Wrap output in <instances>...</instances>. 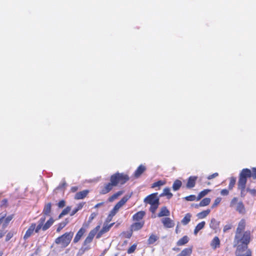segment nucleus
<instances>
[{
    "mask_svg": "<svg viewBox=\"0 0 256 256\" xmlns=\"http://www.w3.org/2000/svg\"><path fill=\"white\" fill-rule=\"evenodd\" d=\"M247 222L245 218H242L238 223L234 240L235 245H248L252 240V233L250 230H246Z\"/></svg>",
    "mask_w": 256,
    "mask_h": 256,
    "instance_id": "nucleus-1",
    "label": "nucleus"
},
{
    "mask_svg": "<svg viewBox=\"0 0 256 256\" xmlns=\"http://www.w3.org/2000/svg\"><path fill=\"white\" fill-rule=\"evenodd\" d=\"M130 180L128 174L116 172L110 177V182L106 183L102 188L100 194H105L110 192L114 186L118 184L123 185Z\"/></svg>",
    "mask_w": 256,
    "mask_h": 256,
    "instance_id": "nucleus-2",
    "label": "nucleus"
},
{
    "mask_svg": "<svg viewBox=\"0 0 256 256\" xmlns=\"http://www.w3.org/2000/svg\"><path fill=\"white\" fill-rule=\"evenodd\" d=\"M45 221L46 218L44 216H42L39 220L37 226H36V223H32L28 229L26 230L24 236V239L25 240H27L34 234V232L38 233L41 229L43 231L46 230L54 222V220L52 218H50L46 222L44 223Z\"/></svg>",
    "mask_w": 256,
    "mask_h": 256,
    "instance_id": "nucleus-3",
    "label": "nucleus"
},
{
    "mask_svg": "<svg viewBox=\"0 0 256 256\" xmlns=\"http://www.w3.org/2000/svg\"><path fill=\"white\" fill-rule=\"evenodd\" d=\"M252 177L254 180L256 179V168H253L251 171L248 168H244L240 172L238 183V188L240 190V196L244 198L248 192V188H246L247 178Z\"/></svg>",
    "mask_w": 256,
    "mask_h": 256,
    "instance_id": "nucleus-4",
    "label": "nucleus"
},
{
    "mask_svg": "<svg viewBox=\"0 0 256 256\" xmlns=\"http://www.w3.org/2000/svg\"><path fill=\"white\" fill-rule=\"evenodd\" d=\"M158 192L152 194L148 196L144 200V202L150 205V210L152 214L156 212L160 205V198L158 196Z\"/></svg>",
    "mask_w": 256,
    "mask_h": 256,
    "instance_id": "nucleus-5",
    "label": "nucleus"
},
{
    "mask_svg": "<svg viewBox=\"0 0 256 256\" xmlns=\"http://www.w3.org/2000/svg\"><path fill=\"white\" fill-rule=\"evenodd\" d=\"M74 236L72 232H66L56 238L54 242L56 244L61 245L62 248H66L70 244Z\"/></svg>",
    "mask_w": 256,
    "mask_h": 256,
    "instance_id": "nucleus-6",
    "label": "nucleus"
},
{
    "mask_svg": "<svg viewBox=\"0 0 256 256\" xmlns=\"http://www.w3.org/2000/svg\"><path fill=\"white\" fill-rule=\"evenodd\" d=\"M100 228V226H98L90 232L88 236L86 238L83 242V245L86 246L84 248H82L80 249V250L82 251V253H84L86 250H89L90 248V247L89 246H88V244L92 242L94 236L96 235Z\"/></svg>",
    "mask_w": 256,
    "mask_h": 256,
    "instance_id": "nucleus-7",
    "label": "nucleus"
},
{
    "mask_svg": "<svg viewBox=\"0 0 256 256\" xmlns=\"http://www.w3.org/2000/svg\"><path fill=\"white\" fill-rule=\"evenodd\" d=\"M234 246L236 247V256H252V250L248 248V245L234 244Z\"/></svg>",
    "mask_w": 256,
    "mask_h": 256,
    "instance_id": "nucleus-8",
    "label": "nucleus"
},
{
    "mask_svg": "<svg viewBox=\"0 0 256 256\" xmlns=\"http://www.w3.org/2000/svg\"><path fill=\"white\" fill-rule=\"evenodd\" d=\"M238 198L234 197L230 202V206L234 207L236 206V210L240 214H246V208L244 205L242 201L238 202Z\"/></svg>",
    "mask_w": 256,
    "mask_h": 256,
    "instance_id": "nucleus-9",
    "label": "nucleus"
},
{
    "mask_svg": "<svg viewBox=\"0 0 256 256\" xmlns=\"http://www.w3.org/2000/svg\"><path fill=\"white\" fill-rule=\"evenodd\" d=\"M161 222L164 226L166 228H172L174 226V222L168 217L162 218L161 220Z\"/></svg>",
    "mask_w": 256,
    "mask_h": 256,
    "instance_id": "nucleus-10",
    "label": "nucleus"
},
{
    "mask_svg": "<svg viewBox=\"0 0 256 256\" xmlns=\"http://www.w3.org/2000/svg\"><path fill=\"white\" fill-rule=\"evenodd\" d=\"M86 232V228H81L76 234L74 240L73 242L76 244L78 242L81 238L82 237L84 233Z\"/></svg>",
    "mask_w": 256,
    "mask_h": 256,
    "instance_id": "nucleus-11",
    "label": "nucleus"
},
{
    "mask_svg": "<svg viewBox=\"0 0 256 256\" xmlns=\"http://www.w3.org/2000/svg\"><path fill=\"white\" fill-rule=\"evenodd\" d=\"M144 224V221L141 220L140 222H136L132 224L130 226V228L132 231H138L142 228Z\"/></svg>",
    "mask_w": 256,
    "mask_h": 256,
    "instance_id": "nucleus-12",
    "label": "nucleus"
},
{
    "mask_svg": "<svg viewBox=\"0 0 256 256\" xmlns=\"http://www.w3.org/2000/svg\"><path fill=\"white\" fill-rule=\"evenodd\" d=\"M130 196H124L114 207V210L118 212L119 209L126 202L129 200Z\"/></svg>",
    "mask_w": 256,
    "mask_h": 256,
    "instance_id": "nucleus-13",
    "label": "nucleus"
},
{
    "mask_svg": "<svg viewBox=\"0 0 256 256\" xmlns=\"http://www.w3.org/2000/svg\"><path fill=\"white\" fill-rule=\"evenodd\" d=\"M52 204L51 202H48L44 206L42 210V216H50L52 212Z\"/></svg>",
    "mask_w": 256,
    "mask_h": 256,
    "instance_id": "nucleus-14",
    "label": "nucleus"
},
{
    "mask_svg": "<svg viewBox=\"0 0 256 256\" xmlns=\"http://www.w3.org/2000/svg\"><path fill=\"white\" fill-rule=\"evenodd\" d=\"M145 214L146 212L144 211H139L133 215L132 217V220L134 222L143 220L142 219Z\"/></svg>",
    "mask_w": 256,
    "mask_h": 256,
    "instance_id": "nucleus-15",
    "label": "nucleus"
},
{
    "mask_svg": "<svg viewBox=\"0 0 256 256\" xmlns=\"http://www.w3.org/2000/svg\"><path fill=\"white\" fill-rule=\"evenodd\" d=\"M197 179L198 176H190L188 180V182L186 184V188H194L196 185Z\"/></svg>",
    "mask_w": 256,
    "mask_h": 256,
    "instance_id": "nucleus-16",
    "label": "nucleus"
},
{
    "mask_svg": "<svg viewBox=\"0 0 256 256\" xmlns=\"http://www.w3.org/2000/svg\"><path fill=\"white\" fill-rule=\"evenodd\" d=\"M210 245L213 250L219 248L220 246V242L218 237L217 236H214L212 240Z\"/></svg>",
    "mask_w": 256,
    "mask_h": 256,
    "instance_id": "nucleus-17",
    "label": "nucleus"
},
{
    "mask_svg": "<svg viewBox=\"0 0 256 256\" xmlns=\"http://www.w3.org/2000/svg\"><path fill=\"white\" fill-rule=\"evenodd\" d=\"M192 252V246H191L182 250L181 252L176 256H190Z\"/></svg>",
    "mask_w": 256,
    "mask_h": 256,
    "instance_id": "nucleus-18",
    "label": "nucleus"
},
{
    "mask_svg": "<svg viewBox=\"0 0 256 256\" xmlns=\"http://www.w3.org/2000/svg\"><path fill=\"white\" fill-rule=\"evenodd\" d=\"M170 215V212L166 206H164L160 208V212L158 214V217H162V216H168Z\"/></svg>",
    "mask_w": 256,
    "mask_h": 256,
    "instance_id": "nucleus-19",
    "label": "nucleus"
},
{
    "mask_svg": "<svg viewBox=\"0 0 256 256\" xmlns=\"http://www.w3.org/2000/svg\"><path fill=\"white\" fill-rule=\"evenodd\" d=\"M166 196L168 199H170L173 196V194L170 192V188L168 187L165 188L163 192L160 194V197Z\"/></svg>",
    "mask_w": 256,
    "mask_h": 256,
    "instance_id": "nucleus-20",
    "label": "nucleus"
},
{
    "mask_svg": "<svg viewBox=\"0 0 256 256\" xmlns=\"http://www.w3.org/2000/svg\"><path fill=\"white\" fill-rule=\"evenodd\" d=\"M89 192L88 190H84L76 194L74 196L75 200L83 199L86 196Z\"/></svg>",
    "mask_w": 256,
    "mask_h": 256,
    "instance_id": "nucleus-21",
    "label": "nucleus"
},
{
    "mask_svg": "<svg viewBox=\"0 0 256 256\" xmlns=\"http://www.w3.org/2000/svg\"><path fill=\"white\" fill-rule=\"evenodd\" d=\"M69 218H66L64 220L58 223L56 230V232H60L69 223Z\"/></svg>",
    "mask_w": 256,
    "mask_h": 256,
    "instance_id": "nucleus-22",
    "label": "nucleus"
},
{
    "mask_svg": "<svg viewBox=\"0 0 256 256\" xmlns=\"http://www.w3.org/2000/svg\"><path fill=\"white\" fill-rule=\"evenodd\" d=\"M146 170L145 166L141 164L140 165L134 172V176L136 178H138Z\"/></svg>",
    "mask_w": 256,
    "mask_h": 256,
    "instance_id": "nucleus-23",
    "label": "nucleus"
},
{
    "mask_svg": "<svg viewBox=\"0 0 256 256\" xmlns=\"http://www.w3.org/2000/svg\"><path fill=\"white\" fill-rule=\"evenodd\" d=\"M188 241V237L187 236H184L177 242L176 245L178 246H182L187 244Z\"/></svg>",
    "mask_w": 256,
    "mask_h": 256,
    "instance_id": "nucleus-24",
    "label": "nucleus"
},
{
    "mask_svg": "<svg viewBox=\"0 0 256 256\" xmlns=\"http://www.w3.org/2000/svg\"><path fill=\"white\" fill-rule=\"evenodd\" d=\"M220 225V222L217 221L215 218H212L211 219L210 222V226L212 230H216Z\"/></svg>",
    "mask_w": 256,
    "mask_h": 256,
    "instance_id": "nucleus-25",
    "label": "nucleus"
},
{
    "mask_svg": "<svg viewBox=\"0 0 256 256\" xmlns=\"http://www.w3.org/2000/svg\"><path fill=\"white\" fill-rule=\"evenodd\" d=\"M206 224V222L204 221H202L200 223H198L196 226L194 230V235H196L198 232L202 230Z\"/></svg>",
    "mask_w": 256,
    "mask_h": 256,
    "instance_id": "nucleus-26",
    "label": "nucleus"
},
{
    "mask_svg": "<svg viewBox=\"0 0 256 256\" xmlns=\"http://www.w3.org/2000/svg\"><path fill=\"white\" fill-rule=\"evenodd\" d=\"M124 192L122 190L118 191L112 195L110 196L108 198V200L110 202H112L115 200H116L119 196H121L123 194Z\"/></svg>",
    "mask_w": 256,
    "mask_h": 256,
    "instance_id": "nucleus-27",
    "label": "nucleus"
},
{
    "mask_svg": "<svg viewBox=\"0 0 256 256\" xmlns=\"http://www.w3.org/2000/svg\"><path fill=\"white\" fill-rule=\"evenodd\" d=\"M182 182L179 180H176L172 184V190L174 191L178 190L182 186Z\"/></svg>",
    "mask_w": 256,
    "mask_h": 256,
    "instance_id": "nucleus-28",
    "label": "nucleus"
},
{
    "mask_svg": "<svg viewBox=\"0 0 256 256\" xmlns=\"http://www.w3.org/2000/svg\"><path fill=\"white\" fill-rule=\"evenodd\" d=\"M210 212V209H208L205 210H203L197 214V216L200 219H202L205 218Z\"/></svg>",
    "mask_w": 256,
    "mask_h": 256,
    "instance_id": "nucleus-29",
    "label": "nucleus"
},
{
    "mask_svg": "<svg viewBox=\"0 0 256 256\" xmlns=\"http://www.w3.org/2000/svg\"><path fill=\"white\" fill-rule=\"evenodd\" d=\"M210 191H211L210 190L206 189V190H202V192H200L198 194L196 198V200L198 201V200H200L202 198L205 196H206L207 194H208V193L209 192H210Z\"/></svg>",
    "mask_w": 256,
    "mask_h": 256,
    "instance_id": "nucleus-30",
    "label": "nucleus"
},
{
    "mask_svg": "<svg viewBox=\"0 0 256 256\" xmlns=\"http://www.w3.org/2000/svg\"><path fill=\"white\" fill-rule=\"evenodd\" d=\"M71 210V206H68L65 208H64L62 212L58 215V218L60 219L64 216L67 214Z\"/></svg>",
    "mask_w": 256,
    "mask_h": 256,
    "instance_id": "nucleus-31",
    "label": "nucleus"
},
{
    "mask_svg": "<svg viewBox=\"0 0 256 256\" xmlns=\"http://www.w3.org/2000/svg\"><path fill=\"white\" fill-rule=\"evenodd\" d=\"M158 239V237L157 236L152 234L150 236L148 242L149 244H154Z\"/></svg>",
    "mask_w": 256,
    "mask_h": 256,
    "instance_id": "nucleus-32",
    "label": "nucleus"
},
{
    "mask_svg": "<svg viewBox=\"0 0 256 256\" xmlns=\"http://www.w3.org/2000/svg\"><path fill=\"white\" fill-rule=\"evenodd\" d=\"M191 214L189 213L186 214L182 220V223L184 225L187 224L190 220Z\"/></svg>",
    "mask_w": 256,
    "mask_h": 256,
    "instance_id": "nucleus-33",
    "label": "nucleus"
},
{
    "mask_svg": "<svg viewBox=\"0 0 256 256\" xmlns=\"http://www.w3.org/2000/svg\"><path fill=\"white\" fill-rule=\"evenodd\" d=\"M210 198H204L200 202L199 206H208L210 204Z\"/></svg>",
    "mask_w": 256,
    "mask_h": 256,
    "instance_id": "nucleus-34",
    "label": "nucleus"
},
{
    "mask_svg": "<svg viewBox=\"0 0 256 256\" xmlns=\"http://www.w3.org/2000/svg\"><path fill=\"white\" fill-rule=\"evenodd\" d=\"M14 214H10L4 220V223H3V227H6L9 224V222L12 220L14 218Z\"/></svg>",
    "mask_w": 256,
    "mask_h": 256,
    "instance_id": "nucleus-35",
    "label": "nucleus"
},
{
    "mask_svg": "<svg viewBox=\"0 0 256 256\" xmlns=\"http://www.w3.org/2000/svg\"><path fill=\"white\" fill-rule=\"evenodd\" d=\"M132 232H133L132 231V230L130 228V231L122 232L121 233L120 235L122 236V237H123L124 238H131V236H132Z\"/></svg>",
    "mask_w": 256,
    "mask_h": 256,
    "instance_id": "nucleus-36",
    "label": "nucleus"
},
{
    "mask_svg": "<svg viewBox=\"0 0 256 256\" xmlns=\"http://www.w3.org/2000/svg\"><path fill=\"white\" fill-rule=\"evenodd\" d=\"M166 184V182L162 180H158L154 183L152 184V188H156V187H160V186H162L163 185H164Z\"/></svg>",
    "mask_w": 256,
    "mask_h": 256,
    "instance_id": "nucleus-37",
    "label": "nucleus"
},
{
    "mask_svg": "<svg viewBox=\"0 0 256 256\" xmlns=\"http://www.w3.org/2000/svg\"><path fill=\"white\" fill-rule=\"evenodd\" d=\"M236 182V179L234 178H231L228 184V190H232L234 187Z\"/></svg>",
    "mask_w": 256,
    "mask_h": 256,
    "instance_id": "nucleus-38",
    "label": "nucleus"
},
{
    "mask_svg": "<svg viewBox=\"0 0 256 256\" xmlns=\"http://www.w3.org/2000/svg\"><path fill=\"white\" fill-rule=\"evenodd\" d=\"M112 224H110V225H106V226H104L102 228V230H100L102 231V232H103L104 234L108 232V231L110 230V228L112 227Z\"/></svg>",
    "mask_w": 256,
    "mask_h": 256,
    "instance_id": "nucleus-39",
    "label": "nucleus"
},
{
    "mask_svg": "<svg viewBox=\"0 0 256 256\" xmlns=\"http://www.w3.org/2000/svg\"><path fill=\"white\" fill-rule=\"evenodd\" d=\"M221 200H222L221 198H220V197L216 198L215 199L214 202L213 203V204L212 206V208H214L216 207L220 202Z\"/></svg>",
    "mask_w": 256,
    "mask_h": 256,
    "instance_id": "nucleus-40",
    "label": "nucleus"
},
{
    "mask_svg": "<svg viewBox=\"0 0 256 256\" xmlns=\"http://www.w3.org/2000/svg\"><path fill=\"white\" fill-rule=\"evenodd\" d=\"M136 248V244H134L128 250L127 252L128 254H132L134 252Z\"/></svg>",
    "mask_w": 256,
    "mask_h": 256,
    "instance_id": "nucleus-41",
    "label": "nucleus"
},
{
    "mask_svg": "<svg viewBox=\"0 0 256 256\" xmlns=\"http://www.w3.org/2000/svg\"><path fill=\"white\" fill-rule=\"evenodd\" d=\"M196 198L195 195H190L185 197V199L188 201H194L196 200Z\"/></svg>",
    "mask_w": 256,
    "mask_h": 256,
    "instance_id": "nucleus-42",
    "label": "nucleus"
},
{
    "mask_svg": "<svg viewBox=\"0 0 256 256\" xmlns=\"http://www.w3.org/2000/svg\"><path fill=\"white\" fill-rule=\"evenodd\" d=\"M232 226L231 224H227L225 225L223 228V232H226L232 228Z\"/></svg>",
    "mask_w": 256,
    "mask_h": 256,
    "instance_id": "nucleus-43",
    "label": "nucleus"
},
{
    "mask_svg": "<svg viewBox=\"0 0 256 256\" xmlns=\"http://www.w3.org/2000/svg\"><path fill=\"white\" fill-rule=\"evenodd\" d=\"M57 205L59 208H62L66 206V201L62 200L58 203Z\"/></svg>",
    "mask_w": 256,
    "mask_h": 256,
    "instance_id": "nucleus-44",
    "label": "nucleus"
},
{
    "mask_svg": "<svg viewBox=\"0 0 256 256\" xmlns=\"http://www.w3.org/2000/svg\"><path fill=\"white\" fill-rule=\"evenodd\" d=\"M8 206V200L6 198L3 199L0 203L1 206H5L6 207Z\"/></svg>",
    "mask_w": 256,
    "mask_h": 256,
    "instance_id": "nucleus-45",
    "label": "nucleus"
},
{
    "mask_svg": "<svg viewBox=\"0 0 256 256\" xmlns=\"http://www.w3.org/2000/svg\"><path fill=\"white\" fill-rule=\"evenodd\" d=\"M97 215H98V213H96V212L92 213L88 218V222H91L94 219V218H95L96 216Z\"/></svg>",
    "mask_w": 256,
    "mask_h": 256,
    "instance_id": "nucleus-46",
    "label": "nucleus"
},
{
    "mask_svg": "<svg viewBox=\"0 0 256 256\" xmlns=\"http://www.w3.org/2000/svg\"><path fill=\"white\" fill-rule=\"evenodd\" d=\"M85 204L86 203L84 202H80L77 205L76 207L75 208L78 211L83 208Z\"/></svg>",
    "mask_w": 256,
    "mask_h": 256,
    "instance_id": "nucleus-47",
    "label": "nucleus"
},
{
    "mask_svg": "<svg viewBox=\"0 0 256 256\" xmlns=\"http://www.w3.org/2000/svg\"><path fill=\"white\" fill-rule=\"evenodd\" d=\"M14 234L12 232H9L7 234L6 237V241L8 242V241L12 236Z\"/></svg>",
    "mask_w": 256,
    "mask_h": 256,
    "instance_id": "nucleus-48",
    "label": "nucleus"
},
{
    "mask_svg": "<svg viewBox=\"0 0 256 256\" xmlns=\"http://www.w3.org/2000/svg\"><path fill=\"white\" fill-rule=\"evenodd\" d=\"M229 194V191L227 189H223L220 191V194L224 196H228Z\"/></svg>",
    "mask_w": 256,
    "mask_h": 256,
    "instance_id": "nucleus-49",
    "label": "nucleus"
},
{
    "mask_svg": "<svg viewBox=\"0 0 256 256\" xmlns=\"http://www.w3.org/2000/svg\"><path fill=\"white\" fill-rule=\"evenodd\" d=\"M218 176V172H215L212 174H210L208 176V180H211L212 179Z\"/></svg>",
    "mask_w": 256,
    "mask_h": 256,
    "instance_id": "nucleus-50",
    "label": "nucleus"
},
{
    "mask_svg": "<svg viewBox=\"0 0 256 256\" xmlns=\"http://www.w3.org/2000/svg\"><path fill=\"white\" fill-rule=\"evenodd\" d=\"M248 192H250L252 195L255 196L256 194V190L254 189H250L248 188Z\"/></svg>",
    "mask_w": 256,
    "mask_h": 256,
    "instance_id": "nucleus-51",
    "label": "nucleus"
},
{
    "mask_svg": "<svg viewBox=\"0 0 256 256\" xmlns=\"http://www.w3.org/2000/svg\"><path fill=\"white\" fill-rule=\"evenodd\" d=\"M118 212V211L116 210H114V208L111 210L110 212V216H114L116 213Z\"/></svg>",
    "mask_w": 256,
    "mask_h": 256,
    "instance_id": "nucleus-52",
    "label": "nucleus"
},
{
    "mask_svg": "<svg viewBox=\"0 0 256 256\" xmlns=\"http://www.w3.org/2000/svg\"><path fill=\"white\" fill-rule=\"evenodd\" d=\"M104 202H101L98 203L94 206V208H99L100 206H104Z\"/></svg>",
    "mask_w": 256,
    "mask_h": 256,
    "instance_id": "nucleus-53",
    "label": "nucleus"
},
{
    "mask_svg": "<svg viewBox=\"0 0 256 256\" xmlns=\"http://www.w3.org/2000/svg\"><path fill=\"white\" fill-rule=\"evenodd\" d=\"M78 212V210L76 208H74L71 212L70 215L71 216H74V214H75L77 212Z\"/></svg>",
    "mask_w": 256,
    "mask_h": 256,
    "instance_id": "nucleus-54",
    "label": "nucleus"
},
{
    "mask_svg": "<svg viewBox=\"0 0 256 256\" xmlns=\"http://www.w3.org/2000/svg\"><path fill=\"white\" fill-rule=\"evenodd\" d=\"M104 234V233H103V232H102V231H101V230H100V231L99 232H98V233L97 234V235H96V238H100L101 237V236H102V234Z\"/></svg>",
    "mask_w": 256,
    "mask_h": 256,
    "instance_id": "nucleus-55",
    "label": "nucleus"
},
{
    "mask_svg": "<svg viewBox=\"0 0 256 256\" xmlns=\"http://www.w3.org/2000/svg\"><path fill=\"white\" fill-rule=\"evenodd\" d=\"M78 188L76 186H72L71 188V191L73 192H76L78 190Z\"/></svg>",
    "mask_w": 256,
    "mask_h": 256,
    "instance_id": "nucleus-56",
    "label": "nucleus"
},
{
    "mask_svg": "<svg viewBox=\"0 0 256 256\" xmlns=\"http://www.w3.org/2000/svg\"><path fill=\"white\" fill-rule=\"evenodd\" d=\"M5 234V232L2 230H0V238H2Z\"/></svg>",
    "mask_w": 256,
    "mask_h": 256,
    "instance_id": "nucleus-57",
    "label": "nucleus"
},
{
    "mask_svg": "<svg viewBox=\"0 0 256 256\" xmlns=\"http://www.w3.org/2000/svg\"><path fill=\"white\" fill-rule=\"evenodd\" d=\"M172 250L175 251H179L180 250V249L178 248H172Z\"/></svg>",
    "mask_w": 256,
    "mask_h": 256,
    "instance_id": "nucleus-58",
    "label": "nucleus"
},
{
    "mask_svg": "<svg viewBox=\"0 0 256 256\" xmlns=\"http://www.w3.org/2000/svg\"><path fill=\"white\" fill-rule=\"evenodd\" d=\"M194 206L196 208H198L199 207L202 206H199V204H196L194 205Z\"/></svg>",
    "mask_w": 256,
    "mask_h": 256,
    "instance_id": "nucleus-59",
    "label": "nucleus"
},
{
    "mask_svg": "<svg viewBox=\"0 0 256 256\" xmlns=\"http://www.w3.org/2000/svg\"><path fill=\"white\" fill-rule=\"evenodd\" d=\"M3 255H4L3 251L0 250V256H2Z\"/></svg>",
    "mask_w": 256,
    "mask_h": 256,
    "instance_id": "nucleus-60",
    "label": "nucleus"
},
{
    "mask_svg": "<svg viewBox=\"0 0 256 256\" xmlns=\"http://www.w3.org/2000/svg\"><path fill=\"white\" fill-rule=\"evenodd\" d=\"M228 247H226V249H225V250L226 251H228Z\"/></svg>",
    "mask_w": 256,
    "mask_h": 256,
    "instance_id": "nucleus-61",
    "label": "nucleus"
}]
</instances>
